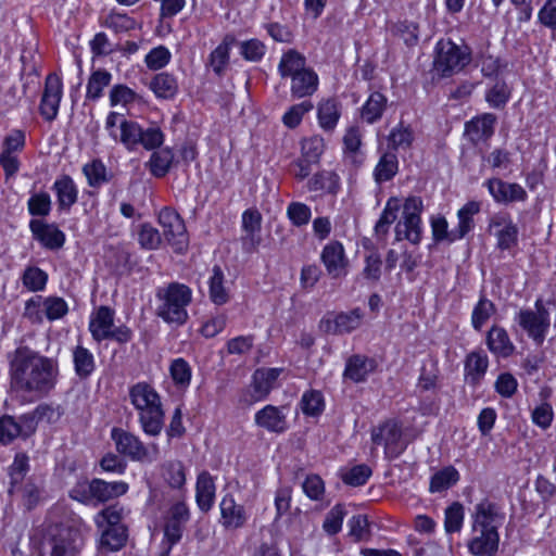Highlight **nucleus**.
<instances>
[{
	"mask_svg": "<svg viewBox=\"0 0 556 556\" xmlns=\"http://www.w3.org/2000/svg\"><path fill=\"white\" fill-rule=\"evenodd\" d=\"M400 207L401 203L397 198H390L387 201L386 206L375 226L377 236L384 237L388 233L389 227L395 222L397 217Z\"/></svg>",
	"mask_w": 556,
	"mask_h": 556,
	"instance_id": "obj_48",
	"label": "nucleus"
},
{
	"mask_svg": "<svg viewBox=\"0 0 556 556\" xmlns=\"http://www.w3.org/2000/svg\"><path fill=\"white\" fill-rule=\"evenodd\" d=\"M389 146L393 150H407L414 141V132L410 126L400 123L388 136Z\"/></svg>",
	"mask_w": 556,
	"mask_h": 556,
	"instance_id": "obj_52",
	"label": "nucleus"
},
{
	"mask_svg": "<svg viewBox=\"0 0 556 556\" xmlns=\"http://www.w3.org/2000/svg\"><path fill=\"white\" fill-rule=\"evenodd\" d=\"M388 105L387 97L378 91L372 92L361 110V116L367 124H374L378 122Z\"/></svg>",
	"mask_w": 556,
	"mask_h": 556,
	"instance_id": "obj_34",
	"label": "nucleus"
},
{
	"mask_svg": "<svg viewBox=\"0 0 556 556\" xmlns=\"http://www.w3.org/2000/svg\"><path fill=\"white\" fill-rule=\"evenodd\" d=\"M129 486L124 481L106 482L102 479H93L90 481V491L93 500L104 503L127 493Z\"/></svg>",
	"mask_w": 556,
	"mask_h": 556,
	"instance_id": "obj_25",
	"label": "nucleus"
},
{
	"mask_svg": "<svg viewBox=\"0 0 556 556\" xmlns=\"http://www.w3.org/2000/svg\"><path fill=\"white\" fill-rule=\"evenodd\" d=\"M138 242L146 250H156L162 243L160 231L151 224L144 223L138 232Z\"/></svg>",
	"mask_w": 556,
	"mask_h": 556,
	"instance_id": "obj_60",
	"label": "nucleus"
},
{
	"mask_svg": "<svg viewBox=\"0 0 556 556\" xmlns=\"http://www.w3.org/2000/svg\"><path fill=\"white\" fill-rule=\"evenodd\" d=\"M518 325L538 344H542L551 326L549 312L541 299L534 303V309H521L515 317Z\"/></svg>",
	"mask_w": 556,
	"mask_h": 556,
	"instance_id": "obj_10",
	"label": "nucleus"
},
{
	"mask_svg": "<svg viewBox=\"0 0 556 556\" xmlns=\"http://www.w3.org/2000/svg\"><path fill=\"white\" fill-rule=\"evenodd\" d=\"M31 432L26 429L24 415L15 419L12 416L4 415L0 418V442L10 444L18 437H28Z\"/></svg>",
	"mask_w": 556,
	"mask_h": 556,
	"instance_id": "obj_31",
	"label": "nucleus"
},
{
	"mask_svg": "<svg viewBox=\"0 0 556 556\" xmlns=\"http://www.w3.org/2000/svg\"><path fill=\"white\" fill-rule=\"evenodd\" d=\"M233 41L235 38L232 36H226L210 55V64L217 75L222 74L229 61V50Z\"/></svg>",
	"mask_w": 556,
	"mask_h": 556,
	"instance_id": "obj_53",
	"label": "nucleus"
},
{
	"mask_svg": "<svg viewBox=\"0 0 556 556\" xmlns=\"http://www.w3.org/2000/svg\"><path fill=\"white\" fill-rule=\"evenodd\" d=\"M103 25L115 33H125L134 29L136 22L125 13L111 12L106 15Z\"/></svg>",
	"mask_w": 556,
	"mask_h": 556,
	"instance_id": "obj_63",
	"label": "nucleus"
},
{
	"mask_svg": "<svg viewBox=\"0 0 556 556\" xmlns=\"http://www.w3.org/2000/svg\"><path fill=\"white\" fill-rule=\"evenodd\" d=\"M484 186L497 203L523 202L528 198L523 187L516 182H506L500 178H491L484 182Z\"/></svg>",
	"mask_w": 556,
	"mask_h": 556,
	"instance_id": "obj_21",
	"label": "nucleus"
},
{
	"mask_svg": "<svg viewBox=\"0 0 556 556\" xmlns=\"http://www.w3.org/2000/svg\"><path fill=\"white\" fill-rule=\"evenodd\" d=\"M112 75L106 71L98 70L93 72L87 83L86 98L92 101L102 97L103 90L111 83Z\"/></svg>",
	"mask_w": 556,
	"mask_h": 556,
	"instance_id": "obj_50",
	"label": "nucleus"
},
{
	"mask_svg": "<svg viewBox=\"0 0 556 556\" xmlns=\"http://www.w3.org/2000/svg\"><path fill=\"white\" fill-rule=\"evenodd\" d=\"M111 438L116 451L135 462L153 463L156 460L160 450L157 444L146 445L138 435L121 428H113Z\"/></svg>",
	"mask_w": 556,
	"mask_h": 556,
	"instance_id": "obj_8",
	"label": "nucleus"
},
{
	"mask_svg": "<svg viewBox=\"0 0 556 556\" xmlns=\"http://www.w3.org/2000/svg\"><path fill=\"white\" fill-rule=\"evenodd\" d=\"M124 508L117 504L111 505L94 516V522L99 529L125 527L121 523Z\"/></svg>",
	"mask_w": 556,
	"mask_h": 556,
	"instance_id": "obj_51",
	"label": "nucleus"
},
{
	"mask_svg": "<svg viewBox=\"0 0 556 556\" xmlns=\"http://www.w3.org/2000/svg\"><path fill=\"white\" fill-rule=\"evenodd\" d=\"M489 359L485 354L473 352L467 356L465 363L466 379L471 384H477L486 372Z\"/></svg>",
	"mask_w": 556,
	"mask_h": 556,
	"instance_id": "obj_39",
	"label": "nucleus"
},
{
	"mask_svg": "<svg viewBox=\"0 0 556 556\" xmlns=\"http://www.w3.org/2000/svg\"><path fill=\"white\" fill-rule=\"evenodd\" d=\"M318 75L312 70L306 68L291 78V94L295 98L312 96L318 88Z\"/></svg>",
	"mask_w": 556,
	"mask_h": 556,
	"instance_id": "obj_29",
	"label": "nucleus"
},
{
	"mask_svg": "<svg viewBox=\"0 0 556 556\" xmlns=\"http://www.w3.org/2000/svg\"><path fill=\"white\" fill-rule=\"evenodd\" d=\"M486 346L493 355L502 358H507L515 352V345L508 332L500 326H492L488 331Z\"/></svg>",
	"mask_w": 556,
	"mask_h": 556,
	"instance_id": "obj_24",
	"label": "nucleus"
},
{
	"mask_svg": "<svg viewBox=\"0 0 556 556\" xmlns=\"http://www.w3.org/2000/svg\"><path fill=\"white\" fill-rule=\"evenodd\" d=\"M434 70L443 77L459 73L470 62L467 47H460L450 39H441L435 45Z\"/></svg>",
	"mask_w": 556,
	"mask_h": 556,
	"instance_id": "obj_7",
	"label": "nucleus"
},
{
	"mask_svg": "<svg viewBox=\"0 0 556 556\" xmlns=\"http://www.w3.org/2000/svg\"><path fill=\"white\" fill-rule=\"evenodd\" d=\"M306 68L305 58L293 49L285 52L278 64V73L282 78H292Z\"/></svg>",
	"mask_w": 556,
	"mask_h": 556,
	"instance_id": "obj_35",
	"label": "nucleus"
},
{
	"mask_svg": "<svg viewBox=\"0 0 556 556\" xmlns=\"http://www.w3.org/2000/svg\"><path fill=\"white\" fill-rule=\"evenodd\" d=\"M216 486L213 477L203 471L198 476L195 484V501L202 511H208L215 501Z\"/></svg>",
	"mask_w": 556,
	"mask_h": 556,
	"instance_id": "obj_28",
	"label": "nucleus"
},
{
	"mask_svg": "<svg viewBox=\"0 0 556 556\" xmlns=\"http://www.w3.org/2000/svg\"><path fill=\"white\" fill-rule=\"evenodd\" d=\"M11 387L25 400L36 401L50 392L58 380L59 363L27 345L9 354Z\"/></svg>",
	"mask_w": 556,
	"mask_h": 556,
	"instance_id": "obj_1",
	"label": "nucleus"
},
{
	"mask_svg": "<svg viewBox=\"0 0 556 556\" xmlns=\"http://www.w3.org/2000/svg\"><path fill=\"white\" fill-rule=\"evenodd\" d=\"M169 375L178 389L186 390L191 382L192 369L185 358L178 357L170 362Z\"/></svg>",
	"mask_w": 556,
	"mask_h": 556,
	"instance_id": "obj_47",
	"label": "nucleus"
},
{
	"mask_svg": "<svg viewBox=\"0 0 556 556\" xmlns=\"http://www.w3.org/2000/svg\"><path fill=\"white\" fill-rule=\"evenodd\" d=\"M281 369L279 368H262L257 369L253 375V396L260 401L265 399L273 390Z\"/></svg>",
	"mask_w": 556,
	"mask_h": 556,
	"instance_id": "obj_30",
	"label": "nucleus"
},
{
	"mask_svg": "<svg viewBox=\"0 0 556 556\" xmlns=\"http://www.w3.org/2000/svg\"><path fill=\"white\" fill-rule=\"evenodd\" d=\"M25 140V132L20 129H13L4 137L0 152V165L7 177L14 176L20 170V154L24 150Z\"/></svg>",
	"mask_w": 556,
	"mask_h": 556,
	"instance_id": "obj_14",
	"label": "nucleus"
},
{
	"mask_svg": "<svg viewBox=\"0 0 556 556\" xmlns=\"http://www.w3.org/2000/svg\"><path fill=\"white\" fill-rule=\"evenodd\" d=\"M127 541L125 527L104 528L100 538V548L106 552L119 551Z\"/></svg>",
	"mask_w": 556,
	"mask_h": 556,
	"instance_id": "obj_43",
	"label": "nucleus"
},
{
	"mask_svg": "<svg viewBox=\"0 0 556 556\" xmlns=\"http://www.w3.org/2000/svg\"><path fill=\"white\" fill-rule=\"evenodd\" d=\"M219 522L226 530L233 531L243 528L250 517L245 507L241 504H238L233 496L230 494H226L222 498L219 503Z\"/></svg>",
	"mask_w": 556,
	"mask_h": 556,
	"instance_id": "obj_18",
	"label": "nucleus"
},
{
	"mask_svg": "<svg viewBox=\"0 0 556 556\" xmlns=\"http://www.w3.org/2000/svg\"><path fill=\"white\" fill-rule=\"evenodd\" d=\"M459 480V472L453 466H447L437 471L430 480L429 490L431 493L443 492Z\"/></svg>",
	"mask_w": 556,
	"mask_h": 556,
	"instance_id": "obj_46",
	"label": "nucleus"
},
{
	"mask_svg": "<svg viewBox=\"0 0 556 556\" xmlns=\"http://www.w3.org/2000/svg\"><path fill=\"white\" fill-rule=\"evenodd\" d=\"M192 300V290L179 282H172L156 291V315L167 324L182 325L188 319L187 307Z\"/></svg>",
	"mask_w": 556,
	"mask_h": 556,
	"instance_id": "obj_5",
	"label": "nucleus"
},
{
	"mask_svg": "<svg viewBox=\"0 0 556 556\" xmlns=\"http://www.w3.org/2000/svg\"><path fill=\"white\" fill-rule=\"evenodd\" d=\"M314 108L311 101H303L289 108L282 116V123L288 128H295L303 119V116Z\"/></svg>",
	"mask_w": 556,
	"mask_h": 556,
	"instance_id": "obj_62",
	"label": "nucleus"
},
{
	"mask_svg": "<svg viewBox=\"0 0 556 556\" xmlns=\"http://www.w3.org/2000/svg\"><path fill=\"white\" fill-rule=\"evenodd\" d=\"M104 128L114 142L123 144L128 151H135L139 146L146 150H155L164 142V134L159 127L143 128L116 111L108 114Z\"/></svg>",
	"mask_w": 556,
	"mask_h": 556,
	"instance_id": "obj_2",
	"label": "nucleus"
},
{
	"mask_svg": "<svg viewBox=\"0 0 556 556\" xmlns=\"http://www.w3.org/2000/svg\"><path fill=\"white\" fill-rule=\"evenodd\" d=\"M254 421L269 432L282 433L288 429L286 407L266 405L255 413Z\"/></svg>",
	"mask_w": 556,
	"mask_h": 556,
	"instance_id": "obj_22",
	"label": "nucleus"
},
{
	"mask_svg": "<svg viewBox=\"0 0 556 556\" xmlns=\"http://www.w3.org/2000/svg\"><path fill=\"white\" fill-rule=\"evenodd\" d=\"M45 317L49 320H56L68 312L67 303L59 296L42 298Z\"/></svg>",
	"mask_w": 556,
	"mask_h": 556,
	"instance_id": "obj_64",
	"label": "nucleus"
},
{
	"mask_svg": "<svg viewBox=\"0 0 556 556\" xmlns=\"http://www.w3.org/2000/svg\"><path fill=\"white\" fill-rule=\"evenodd\" d=\"M63 96V84L56 74H49L46 78L39 111L46 121H53L58 116Z\"/></svg>",
	"mask_w": 556,
	"mask_h": 556,
	"instance_id": "obj_15",
	"label": "nucleus"
},
{
	"mask_svg": "<svg viewBox=\"0 0 556 556\" xmlns=\"http://www.w3.org/2000/svg\"><path fill=\"white\" fill-rule=\"evenodd\" d=\"M495 313V305L492 301L481 298L472 309L471 325L475 330L480 331L488 319Z\"/></svg>",
	"mask_w": 556,
	"mask_h": 556,
	"instance_id": "obj_56",
	"label": "nucleus"
},
{
	"mask_svg": "<svg viewBox=\"0 0 556 556\" xmlns=\"http://www.w3.org/2000/svg\"><path fill=\"white\" fill-rule=\"evenodd\" d=\"M83 174L92 188H99L109 181L108 169L101 160H92L83 166Z\"/></svg>",
	"mask_w": 556,
	"mask_h": 556,
	"instance_id": "obj_49",
	"label": "nucleus"
},
{
	"mask_svg": "<svg viewBox=\"0 0 556 556\" xmlns=\"http://www.w3.org/2000/svg\"><path fill=\"white\" fill-rule=\"evenodd\" d=\"M210 298L216 305H223L228 302L229 296L224 287V274L219 266H214L210 278Z\"/></svg>",
	"mask_w": 556,
	"mask_h": 556,
	"instance_id": "obj_54",
	"label": "nucleus"
},
{
	"mask_svg": "<svg viewBox=\"0 0 556 556\" xmlns=\"http://www.w3.org/2000/svg\"><path fill=\"white\" fill-rule=\"evenodd\" d=\"M495 115L485 113L466 123V132L472 141L488 139L494 131Z\"/></svg>",
	"mask_w": 556,
	"mask_h": 556,
	"instance_id": "obj_33",
	"label": "nucleus"
},
{
	"mask_svg": "<svg viewBox=\"0 0 556 556\" xmlns=\"http://www.w3.org/2000/svg\"><path fill=\"white\" fill-rule=\"evenodd\" d=\"M489 231L497 239L501 250H508L517 242L518 228L508 213H496L490 218Z\"/></svg>",
	"mask_w": 556,
	"mask_h": 556,
	"instance_id": "obj_17",
	"label": "nucleus"
},
{
	"mask_svg": "<svg viewBox=\"0 0 556 556\" xmlns=\"http://www.w3.org/2000/svg\"><path fill=\"white\" fill-rule=\"evenodd\" d=\"M28 456L24 453H17L14 457L13 463L8 468V475L10 477L9 494L14 495L26 473L29 469Z\"/></svg>",
	"mask_w": 556,
	"mask_h": 556,
	"instance_id": "obj_38",
	"label": "nucleus"
},
{
	"mask_svg": "<svg viewBox=\"0 0 556 556\" xmlns=\"http://www.w3.org/2000/svg\"><path fill=\"white\" fill-rule=\"evenodd\" d=\"M424 210L422 200L419 197L412 195L405 199L403 204L402 220L395 227V238L397 241L408 240L413 244H419L422 235L421 212Z\"/></svg>",
	"mask_w": 556,
	"mask_h": 556,
	"instance_id": "obj_9",
	"label": "nucleus"
},
{
	"mask_svg": "<svg viewBox=\"0 0 556 556\" xmlns=\"http://www.w3.org/2000/svg\"><path fill=\"white\" fill-rule=\"evenodd\" d=\"M190 519V511L184 502L173 504L164 518V543L167 544L166 549L162 554L169 553L182 538L186 523Z\"/></svg>",
	"mask_w": 556,
	"mask_h": 556,
	"instance_id": "obj_11",
	"label": "nucleus"
},
{
	"mask_svg": "<svg viewBox=\"0 0 556 556\" xmlns=\"http://www.w3.org/2000/svg\"><path fill=\"white\" fill-rule=\"evenodd\" d=\"M59 409L41 404L37 406L31 413L24 414V420L28 432L34 433L38 421L55 422L60 418Z\"/></svg>",
	"mask_w": 556,
	"mask_h": 556,
	"instance_id": "obj_41",
	"label": "nucleus"
},
{
	"mask_svg": "<svg viewBox=\"0 0 556 556\" xmlns=\"http://www.w3.org/2000/svg\"><path fill=\"white\" fill-rule=\"evenodd\" d=\"M363 320L358 308L339 314H328L320 320V329L326 333L343 334L357 329Z\"/></svg>",
	"mask_w": 556,
	"mask_h": 556,
	"instance_id": "obj_16",
	"label": "nucleus"
},
{
	"mask_svg": "<svg viewBox=\"0 0 556 556\" xmlns=\"http://www.w3.org/2000/svg\"><path fill=\"white\" fill-rule=\"evenodd\" d=\"M129 400L138 412V421L149 437H159L164 428L165 413L156 390L147 382H138L129 388Z\"/></svg>",
	"mask_w": 556,
	"mask_h": 556,
	"instance_id": "obj_4",
	"label": "nucleus"
},
{
	"mask_svg": "<svg viewBox=\"0 0 556 556\" xmlns=\"http://www.w3.org/2000/svg\"><path fill=\"white\" fill-rule=\"evenodd\" d=\"M150 89L157 98L170 99L178 91L176 78L168 73H160L150 83Z\"/></svg>",
	"mask_w": 556,
	"mask_h": 556,
	"instance_id": "obj_45",
	"label": "nucleus"
},
{
	"mask_svg": "<svg viewBox=\"0 0 556 556\" xmlns=\"http://www.w3.org/2000/svg\"><path fill=\"white\" fill-rule=\"evenodd\" d=\"M464 507L455 502L445 509L444 529L446 533L460 531L464 522Z\"/></svg>",
	"mask_w": 556,
	"mask_h": 556,
	"instance_id": "obj_59",
	"label": "nucleus"
},
{
	"mask_svg": "<svg viewBox=\"0 0 556 556\" xmlns=\"http://www.w3.org/2000/svg\"><path fill=\"white\" fill-rule=\"evenodd\" d=\"M75 374L81 378H88L96 369L93 354L86 348L78 345L73 351Z\"/></svg>",
	"mask_w": 556,
	"mask_h": 556,
	"instance_id": "obj_42",
	"label": "nucleus"
},
{
	"mask_svg": "<svg viewBox=\"0 0 556 556\" xmlns=\"http://www.w3.org/2000/svg\"><path fill=\"white\" fill-rule=\"evenodd\" d=\"M473 539L469 542L470 553L477 556H491L498 547V527L504 521V515L496 504L483 500L475 506L471 515Z\"/></svg>",
	"mask_w": 556,
	"mask_h": 556,
	"instance_id": "obj_3",
	"label": "nucleus"
},
{
	"mask_svg": "<svg viewBox=\"0 0 556 556\" xmlns=\"http://www.w3.org/2000/svg\"><path fill=\"white\" fill-rule=\"evenodd\" d=\"M159 224L168 243L176 252H184L188 245L186 226L179 214L170 207H163L159 213Z\"/></svg>",
	"mask_w": 556,
	"mask_h": 556,
	"instance_id": "obj_12",
	"label": "nucleus"
},
{
	"mask_svg": "<svg viewBox=\"0 0 556 556\" xmlns=\"http://www.w3.org/2000/svg\"><path fill=\"white\" fill-rule=\"evenodd\" d=\"M174 153L169 148H162L152 152L147 166L150 173L157 178L164 177L170 169Z\"/></svg>",
	"mask_w": 556,
	"mask_h": 556,
	"instance_id": "obj_37",
	"label": "nucleus"
},
{
	"mask_svg": "<svg viewBox=\"0 0 556 556\" xmlns=\"http://www.w3.org/2000/svg\"><path fill=\"white\" fill-rule=\"evenodd\" d=\"M320 258L331 278H340L346 275L349 260L345 256L341 242L331 241L326 244L321 251Z\"/></svg>",
	"mask_w": 556,
	"mask_h": 556,
	"instance_id": "obj_19",
	"label": "nucleus"
},
{
	"mask_svg": "<svg viewBox=\"0 0 556 556\" xmlns=\"http://www.w3.org/2000/svg\"><path fill=\"white\" fill-rule=\"evenodd\" d=\"M371 440L374 444L384 446V454L388 458L397 457L406 447L402 440L401 426L395 420H388L372 429Z\"/></svg>",
	"mask_w": 556,
	"mask_h": 556,
	"instance_id": "obj_13",
	"label": "nucleus"
},
{
	"mask_svg": "<svg viewBox=\"0 0 556 556\" xmlns=\"http://www.w3.org/2000/svg\"><path fill=\"white\" fill-rule=\"evenodd\" d=\"M430 226L432 231V237L435 242H455L460 240L456 228L448 230V223L444 216L437 215L432 216L430 219Z\"/></svg>",
	"mask_w": 556,
	"mask_h": 556,
	"instance_id": "obj_55",
	"label": "nucleus"
},
{
	"mask_svg": "<svg viewBox=\"0 0 556 556\" xmlns=\"http://www.w3.org/2000/svg\"><path fill=\"white\" fill-rule=\"evenodd\" d=\"M341 116L340 104L336 99L321 100L317 106V118L319 126L331 131L336 128Z\"/></svg>",
	"mask_w": 556,
	"mask_h": 556,
	"instance_id": "obj_32",
	"label": "nucleus"
},
{
	"mask_svg": "<svg viewBox=\"0 0 556 556\" xmlns=\"http://www.w3.org/2000/svg\"><path fill=\"white\" fill-rule=\"evenodd\" d=\"M339 187V176L329 170L315 174L308 181V189L316 192L337 193Z\"/></svg>",
	"mask_w": 556,
	"mask_h": 556,
	"instance_id": "obj_44",
	"label": "nucleus"
},
{
	"mask_svg": "<svg viewBox=\"0 0 556 556\" xmlns=\"http://www.w3.org/2000/svg\"><path fill=\"white\" fill-rule=\"evenodd\" d=\"M114 326V311L100 306L90 315L89 331L97 342L109 339V332Z\"/></svg>",
	"mask_w": 556,
	"mask_h": 556,
	"instance_id": "obj_23",
	"label": "nucleus"
},
{
	"mask_svg": "<svg viewBox=\"0 0 556 556\" xmlns=\"http://www.w3.org/2000/svg\"><path fill=\"white\" fill-rule=\"evenodd\" d=\"M399 161L393 152H386L379 159L375 169L374 179L377 184L391 180L397 173Z\"/></svg>",
	"mask_w": 556,
	"mask_h": 556,
	"instance_id": "obj_40",
	"label": "nucleus"
},
{
	"mask_svg": "<svg viewBox=\"0 0 556 556\" xmlns=\"http://www.w3.org/2000/svg\"><path fill=\"white\" fill-rule=\"evenodd\" d=\"M376 368V362L362 355L351 356L345 364L343 377L358 383L367 379Z\"/></svg>",
	"mask_w": 556,
	"mask_h": 556,
	"instance_id": "obj_26",
	"label": "nucleus"
},
{
	"mask_svg": "<svg viewBox=\"0 0 556 556\" xmlns=\"http://www.w3.org/2000/svg\"><path fill=\"white\" fill-rule=\"evenodd\" d=\"M137 99V93L125 85H115L110 90L109 100L111 106L127 108Z\"/></svg>",
	"mask_w": 556,
	"mask_h": 556,
	"instance_id": "obj_61",
	"label": "nucleus"
},
{
	"mask_svg": "<svg viewBox=\"0 0 556 556\" xmlns=\"http://www.w3.org/2000/svg\"><path fill=\"white\" fill-rule=\"evenodd\" d=\"M481 210V203L478 201H468L457 211L458 224L455 227L459 239H463L475 228L473 217Z\"/></svg>",
	"mask_w": 556,
	"mask_h": 556,
	"instance_id": "obj_36",
	"label": "nucleus"
},
{
	"mask_svg": "<svg viewBox=\"0 0 556 556\" xmlns=\"http://www.w3.org/2000/svg\"><path fill=\"white\" fill-rule=\"evenodd\" d=\"M51 197L47 192H38L30 195L27 201V208L33 216H48L51 212Z\"/></svg>",
	"mask_w": 556,
	"mask_h": 556,
	"instance_id": "obj_58",
	"label": "nucleus"
},
{
	"mask_svg": "<svg viewBox=\"0 0 556 556\" xmlns=\"http://www.w3.org/2000/svg\"><path fill=\"white\" fill-rule=\"evenodd\" d=\"M86 529L80 518L51 525L48 529L51 543L50 556H78L85 545Z\"/></svg>",
	"mask_w": 556,
	"mask_h": 556,
	"instance_id": "obj_6",
	"label": "nucleus"
},
{
	"mask_svg": "<svg viewBox=\"0 0 556 556\" xmlns=\"http://www.w3.org/2000/svg\"><path fill=\"white\" fill-rule=\"evenodd\" d=\"M29 229L34 238L49 250H59L65 243V233L55 224H49L42 219H31Z\"/></svg>",
	"mask_w": 556,
	"mask_h": 556,
	"instance_id": "obj_20",
	"label": "nucleus"
},
{
	"mask_svg": "<svg viewBox=\"0 0 556 556\" xmlns=\"http://www.w3.org/2000/svg\"><path fill=\"white\" fill-rule=\"evenodd\" d=\"M59 207L68 211L78 199V189L72 177L63 175L55 179L52 186Z\"/></svg>",
	"mask_w": 556,
	"mask_h": 556,
	"instance_id": "obj_27",
	"label": "nucleus"
},
{
	"mask_svg": "<svg viewBox=\"0 0 556 556\" xmlns=\"http://www.w3.org/2000/svg\"><path fill=\"white\" fill-rule=\"evenodd\" d=\"M48 280V275L46 271L40 269L39 267H27L24 270L22 281L25 288L29 291L37 292L45 289Z\"/></svg>",
	"mask_w": 556,
	"mask_h": 556,
	"instance_id": "obj_57",
	"label": "nucleus"
}]
</instances>
